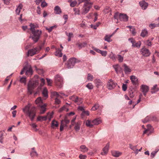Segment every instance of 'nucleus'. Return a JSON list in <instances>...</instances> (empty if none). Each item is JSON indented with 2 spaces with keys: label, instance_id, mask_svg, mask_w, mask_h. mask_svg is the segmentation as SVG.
Listing matches in <instances>:
<instances>
[{
  "label": "nucleus",
  "instance_id": "f257e3e1",
  "mask_svg": "<svg viewBox=\"0 0 159 159\" xmlns=\"http://www.w3.org/2000/svg\"><path fill=\"white\" fill-rule=\"evenodd\" d=\"M22 110L26 116L29 117L31 121L33 120L36 116V110L34 107L30 108V104H28L23 108Z\"/></svg>",
  "mask_w": 159,
  "mask_h": 159
},
{
  "label": "nucleus",
  "instance_id": "f03ea898",
  "mask_svg": "<svg viewBox=\"0 0 159 159\" xmlns=\"http://www.w3.org/2000/svg\"><path fill=\"white\" fill-rule=\"evenodd\" d=\"M32 34L30 36L34 43L37 42L40 38L42 31L41 30H36L31 31Z\"/></svg>",
  "mask_w": 159,
  "mask_h": 159
},
{
  "label": "nucleus",
  "instance_id": "7ed1b4c3",
  "mask_svg": "<svg viewBox=\"0 0 159 159\" xmlns=\"http://www.w3.org/2000/svg\"><path fill=\"white\" fill-rule=\"evenodd\" d=\"M38 82L37 80L30 81L28 84V92L30 94H31L33 90L38 85Z\"/></svg>",
  "mask_w": 159,
  "mask_h": 159
},
{
  "label": "nucleus",
  "instance_id": "20e7f679",
  "mask_svg": "<svg viewBox=\"0 0 159 159\" xmlns=\"http://www.w3.org/2000/svg\"><path fill=\"white\" fill-rule=\"evenodd\" d=\"M92 4L93 3L89 1L85 2L82 9L81 14L84 15L87 13L92 7Z\"/></svg>",
  "mask_w": 159,
  "mask_h": 159
},
{
  "label": "nucleus",
  "instance_id": "39448f33",
  "mask_svg": "<svg viewBox=\"0 0 159 159\" xmlns=\"http://www.w3.org/2000/svg\"><path fill=\"white\" fill-rule=\"evenodd\" d=\"M42 49L41 46H39L35 48L30 49L28 51L27 53L28 56H32L35 54L39 53L40 50Z\"/></svg>",
  "mask_w": 159,
  "mask_h": 159
},
{
  "label": "nucleus",
  "instance_id": "423d86ee",
  "mask_svg": "<svg viewBox=\"0 0 159 159\" xmlns=\"http://www.w3.org/2000/svg\"><path fill=\"white\" fill-rule=\"evenodd\" d=\"M55 81L56 85L60 87H61L63 84L62 78L59 75H57L55 76Z\"/></svg>",
  "mask_w": 159,
  "mask_h": 159
},
{
  "label": "nucleus",
  "instance_id": "0eeeda50",
  "mask_svg": "<svg viewBox=\"0 0 159 159\" xmlns=\"http://www.w3.org/2000/svg\"><path fill=\"white\" fill-rule=\"evenodd\" d=\"M77 59L75 58H70L69 60L68 63L66 65V67L68 69L73 67L75 63L77 62Z\"/></svg>",
  "mask_w": 159,
  "mask_h": 159
},
{
  "label": "nucleus",
  "instance_id": "6e6552de",
  "mask_svg": "<svg viewBox=\"0 0 159 159\" xmlns=\"http://www.w3.org/2000/svg\"><path fill=\"white\" fill-rule=\"evenodd\" d=\"M117 84L114 83L111 80H110L107 84V88L110 90H111L116 86Z\"/></svg>",
  "mask_w": 159,
  "mask_h": 159
},
{
  "label": "nucleus",
  "instance_id": "1a4fd4ad",
  "mask_svg": "<svg viewBox=\"0 0 159 159\" xmlns=\"http://www.w3.org/2000/svg\"><path fill=\"white\" fill-rule=\"evenodd\" d=\"M140 52L142 55L145 57L149 56L151 54L149 50L145 47L141 49Z\"/></svg>",
  "mask_w": 159,
  "mask_h": 159
},
{
  "label": "nucleus",
  "instance_id": "9d476101",
  "mask_svg": "<svg viewBox=\"0 0 159 159\" xmlns=\"http://www.w3.org/2000/svg\"><path fill=\"white\" fill-rule=\"evenodd\" d=\"M140 89L143 93V95L145 96L147 93L148 92L149 87L145 84H142L140 86Z\"/></svg>",
  "mask_w": 159,
  "mask_h": 159
},
{
  "label": "nucleus",
  "instance_id": "9b49d317",
  "mask_svg": "<svg viewBox=\"0 0 159 159\" xmlns=\"http://www.w3.org/2000/svg\"><path fill=\"white\" fill-rule=\"evenodd\" d=\"M130 80L132 84L134 85L138 86L139 85L138 79L134 75L130 76Z\"/></svg>",
  "mask_w": 159,
  "mask_h": 159
},
{
  "label": "nucleus",
  "instance_id": "f8f14e48",
  "mask_svg": "<svg viewBox=\"0 0 159 159\" xmlns=\"http://www.w3.org/2000/svg\"><path fill=\"white\" fill-rule=\"evenodd\" d=\"M153 131V129L150 125H147V129L144 131L143 134H147L149 135L151 133H152Z\"/></svg>",
  "mask_w": 159,
  "mask_h": 159
},
{
  "label": "nucleus",
  "instance_id": "ddd939ff",
  "mask_svg": "<svg viewBox=\"0 0 159 159\" xmlns=\"http://www.w3.org/2000/svg\"><path fill=\"white\" fill-rule=\"evenodd\" d=\"M117 74L122 72V69L120 66L118 64L113 66Z\"/></svg>",
  "mask_w": 159,
  "mask_h": 159
},
{
  "label": "nucleus",
  "instance_id": "4468645a",
  "mask_svg": "<svg viewBox=\"0 0 159 159\" xmlns=\"http://www.w3.org/2000/svg\"><path fill=\"white\" fill-rule=\"evenodd\" d=\"M119 19L122 21H127L128 20V17L126 14L120 13L119 15Z\"/></svg>",
  "mask_w": 159,
  "mask_h": 159
},
{
  "label": "nucleus",
  "instance_id": "2eb2a0df",
  "mask_svg": "<svg viewBox=\"0 0 159 159\" xmlns=\"http://www.w3.org/2000/svg\"><path fill=\"white\" fill-rule=\"evenodd\" d=\"M47 105L46 104H44L43 105H39V110L40 111L39 114H44L46 111V107Z\"/></svg>",
  "mask_w": 159,
  "mask_h": 159
},
{
  "label": "nucleus",
  "instance_id": "dca6fc26",
  "mask_svg": "<svg viewBox=\"0 0 159 159\" xmlns=\"http://www.w3.org/2000/svg\"><path fill=\"white\" fill-rule=\"evenodd\" d=\"M110 144L109 143H107L106 146L103 149V152H101V154L102 155H106L109 150V147Z\"/></svg>",
  "mask_w": 159,
  "mask_h": 159
},
{
  "label": "nucleus",
  "instance_id": "f3484780",
  "mask_svg": "<svg viewBox=\"0 0 159 159\" xmlns=\"http://www.w3.org/2000/svg\"><path fill=\"white\" fill-rule=\"evenodd\" d=\"M156 117L154 116H148L143 120V123H146L151 120H156Z\"/></svg>",
  "mask_w": 159,
  "mask_h": 159
},
{
  "label": "nucleus",
  "instance_id": "a211bd4d",
  "mask_svg": "<svg viewBox=\"0 0 159 159\" xmlns=\"http://www.w3.org/2000/svg\"><path fill=\"white\" fill-rule=\"evenodd\" d=\"M139 4L142 9L144 10L146 9L148 6V3L144 1H140L139 2Z\"/></svg>",
  "mask_w": 159,
  "mask_h": 159
},
{
  "label": "nucleus",
  "instance_id": "6ab92c4d",
  "mask_svg": "<svg viewBox=\"0 0 159 159\" xmlns=\"http://www.w3.org/2000/svg\"><path fill=\"white\" fill-rule=\"evenodd\" d=\"M123 66L124 68V71L125 74H128L131 72L132 71L131 69L126 64H124Z\"/></svg>",
  "mask_w": 159,
  "mask_h": 159
},
{
  "label": "nucleus",
  "instance_id": "aec40b11",
  "mask_svg": "<svg viewBox=\"0 0 159 159\" xmlns=\"http://www.w3.org/2000/svg\"><path fill=\"white\" fill-rule=\"evenodd\" d=\"M114 34V33H113L111 35L107 34L104 38V40L108 42H110L112 41V40L111 39V37Z\"/></svg>",
  "mask_w": 159,
  "mask_h": 159
},
{
  "label": "nucleus",
  "instance_id": "412c9836",
  "mask_svg": "<svg viewBox=\"0 0 159 159\" xmlns=\"http://www.w3.org/2000/svg\"><path fill=\"white\" fill-rule=\"evenodd\" d=\"M80 151L84 153L87 152L89 150V148L84 145H82L80 147Z\"/></svg>",
  "mask_w": 159,
  "mask_h": 159
},
{
  "label": "nucleus",
  "instance_id": "4be33fe9",
  "mask_svg": "<svg viewBox=\"0 0 159 159\" xmlns=\"http://www.w3.org/2000/svg\"><path fill=\"white\" fill-rule=\"evenodd\" d=\"M54 11L56 14H60L62 12L61 9L58 6H57L54 7Z\"/></svg>",
  "mask_w": 159,
  "mask_h": 159
},
{
  "label": "nucleus",
  "instance_id": "5701e85b",
  "mask_svg": "<svg viewBox=\"0 0 159 159\" xmlns=\"http://www.w3.org/2000/svg\"><path fill=\"white\" fill-rule=\"evenodd\" d=\"M94 82L97 88H98L99 86H102V81L98 79L95 80L94 81Z\"/></svg>",
  "mask_w": 159,
  "mask_h": 159
},
{
  "label": "nucleus",
  "instance_id": "b1692460",
  "mask_svg": "<svg viewBox=\"0 0 159 159\" xmlns=\"http://www.w3.org/2000/svg\"><path fill=\"white\" fill-rule=\"evenodd\" d=\"M23 5L21 3H20L17 6V8L16 10V12L17 15H19L20 11V10L22 8Z\"/></svg>",
  "mask_w": 159,
  "mask_h": 159
},
{
  "label": "nucleus",
  "instance_id": "393cba45",
  "mask_svg": "<svg viewBox=\"0 0 159 159\" xmlns=\"http://www.w3.org/2000/svg\"><path fill=\"white\" fill-rule=\"evenodd\" d=\"M30 31L35 30V28H37L39 27V25L37 24L32 23L30 24Z\"/></svg>",
  "mask_w": 159,
  "mask_h": 159
},
{
  "label": "nucleus",
  "instance_id": "a878e982",
  "mask_svg": "<svg viewBox=\"0 0 159 159\" xmlns=\"http://www.w3.org/2000/svg\"><path fill=\"white\" fill-rule=\"evenodd\" d=\"M81 124V122L80 121H79L75 123L74 129L76 131H78L79 130Z\"/></svg>",
  "mask_w": 159,
  "mask_h": 159
},
{
  "label": "nucleus",
  "instance_id": "bb28decb",
  "mask_svg": "<svg viewBox=\"0 0 159 159\" xmlns=\"http://www.w3.org/2000/svg\"><path fill=\"white\" fill-rule=\"evenodd\" d=\"M61 51L62 50H60L59 49H56L55 55L59 57H61L62 55Z\"/></svg>",
  "mask_w": 159,
  "mask_h": 159
},
{
  "label": "nucleus",
  "instance_id": "cd10ccee",
  "mask_svg": "<svg viewBox=\"0 0 159 159\" xmlns=\"http://www.w3.org/2000/svg\"><path fill=\"white\" fill-rule=\"evenodd\" d=\"M159 91V89L157 87V84L155 85L152 88L151 93H155Z\"/></svg>",
  "mask_w": 159,
  "mask_h": 159
},
{
  "label": "nucleus",
  "instance_id": "c85d7f7f",
  "mask_svg": "<svg viewBox=\"0 0 159 159\" xmlns=\"http://www.w3.org/2000/svg\"><path fill=\"white\" fill-rule=\"evenodd\" d=\"M122 153L117 151H114L112 152V155L115 157H119L121 155Z\"/></svg>",
  "mask_w": 159,
  "mask_h": 159
},
{
  "label": "nucleus",
  "instance_id": "c756f323",
  "mask_svg": "<svg viewBox=\"0 0 159 159\" xmlns=\"http://www.w3.org/2000/svg\"><path fill=\"white\" fill-rule=\"evenodd\" d=\"M85 124L87 126L90 127H92L94 126L93 120H87Z\"/></svg>",
  "mask_w": 159,
  "mask_h": 159
},
{
  "label": "nucleus",
  "instance_id": "7c9ffc66",
  "mask_svg": "<svg viewBox=\"0 0 159 159\" xmlns=\"http://www.w3.org/2000/svg\"><path fill=\"white\" fill-rule=\"evenodd\" d=\"M60 96L57 93L55 92H52L51 93V97L52 98H59Z\"/></svg>",
  "mask_w": 159,
  "mask_h": 159
},
{
  "label": "nucleus",
  "instance_id": "2f4dec72",
  "mask_svg": "<svg viewBox=\"0 0 159 159\" xmlns=\"http://www.w3.org/2000/svg\"><path fill=\"white\" fill-rule=\"evenodd\" d=\"M109 57L114 61H115L116 60V57L115 54L112 52H111L109 55Z\"/></svg>",
  "mask_w": 159,
  "mask_h": 159
},
{
  "label": "nucleus",
  "instance_id": "473e14b6",
  "mask_svg": "<svg viewBox=\"0 0 159 159\" xmlns=\"http://www.w3.org/2000/svg\"><path fill=\"white\" fill-rule=\"evenodd\" d=\"M93 124L94 125H98L100 124L101 122V120L99 118H97L93 120Z\"/></svg>",
  "mask_w": 159,
  "mask_h": 159
},
{
  "label": "nucleus",
  "instance_id": "72a5a7b5",
  "mask_svg": "<svg viewBox=\"0 0 159 159\" xmlns=\"http://www.w3.org/2000/svg\"><path fill=\"white\" fill-rule=\"evenodd\" d=\"M58 124L57 121L55 120L52 121L51 124V127L52 128H54L55 127H58Z\"/></svg>",
  "mask_w": 159,
  "mask_h": 159
},
{
  "label": "nucleus",
  "instance_id": "f704fd0d",
  "mask_svg": "<svg viewBox=\"0 0 159 159\" xmlns=\"http://www.w3.org/2000/svg\"><path fill=\"white\" fill-rule=\"evenodd\" d=\"M42 94L44 97H45L46 98L48 97V92L46 88H44L43 89L42 92Z\"/></svg>",
  "mask_w": 159,
  "mask_h": 159
},
{
  "label": "nucleus",
  "instance_id": "c9c22d12",
  "mask_svg": "<svg viewBox=\"0 0 159 159\" xmlns=\"http://www.w3.org/2000/svg\"><path fill=\"white\" fill-rule=\"evenodd\" d=\"M47 119V116H39L37 118L38 121H43L46 120Z\"/></svg>",
  "mask_w": 159,
  "mask_h": 159
},
{
  "label": "nucleus",
  "instance_id": "e433bc0d",
  "mask_svg": "<svg viewBox=\"0 0 159 159\" xmlns=\"http://www.w3.org/2000/svg\"><path fill=\"white\" fill-rule=\"evenodd\" d=\"M86 45L87 43L86 42H84L83 43H78L77 44L80 49L84 47Z\"/></svg>",
  "mask_w": 159,
  "mask_h": 159
},
{
  "label": "nucleus",
  "instance_id": "4c0bfd02",
  "mask_svg": "<svg viewBox=\"0 0 159 159\" xmlns=\"http://www.w3.org/2000/svg\"><path fill=\"white\" fill-rule=\"evenodd\" d=\"M148 34V31L147 30L145 29H144L143 30H142V31L141 34V36L144 37L147 35Z\"/></svg>",
  "mask_w": 159,
  "mask_h": 159
},
{
  "label": "nucleus",
  "instance_id": "58836bf2",
  "mask_svg": "<svg viewBox=\"0 0 159 159\" xmlns=\"http://www.w3.org/2000/svg\"><path fill=\"white\" fill-rule=\"evenodd\" d=\"M33 74V70L30 67L26 71V74L29 76H31Z\"/></svg>",
  "mask_w": 159,
  "mask_h": 159
},
{
  "label": "nucleus",
  "instance_id": "ea45409f",
  "mask_svg": "<svg viewBox=\"0 0 159 159\" xmlns=\"http://www.w3.org/2000/svg\"><path fill=\"white\" fill-rule=\"evenodd\" d=\"M75 102L78 105H80L83 102L82 99L81 98L77 97Z\"/></svg>",
  "mask_w": 159,
  "mask_h": 159
},
{
  "label": "nucleus",
  "instance_id": "a19ab883",
  "mask_svg": "<svg viewBox=\"0 0 159 159\" xmlns=\"http://www.w3.org/2000/svg\"><path fill=\"white\" fill-rule=\"evenodd\" d=\"M141 45V42L139 41L137 42H134L132 46L134 47L139 48Z\"/></svg>",
  "mask_w": 159,
  "mask_h": 159
},
{
  "label": "nucleus",
  "instance_id": "79ce46f5",
  "mask_svg": "<svg viewBox=\"0 0 159 159\" xmlns=\"http://www.w3.org/2000/svg\"><path fill=\"white\" fill-rule=\"evenodd\" d=\"M117 59L119 62H122L124 60L123 56H122L120 54H118L117 55Z\"/></svg>",
  "mask_w": 159,
  "mask_h": 159
},
{
  "label": "nucleus",
  "instance_id": "37998d69",
  "mask_svg": "<svg viewBox=\"0 0 159 159\" xmlns=\"http://www.w3.org/2000/svg\"><path fill=\"white\" fill-rule=\"evenodd\" d=\"M73 11L75 12L74 14L75 15H79L80 14V10L79 9L76 8H74L73 9Z\"/></svg>",
  "mask_w": 159,
  "mask_h": 159
},
{
  "label": "nucleus",
  "instance_id": "c03bdc74",
  "mask_svg": "<svg viewBox=\"0 0 159 159\" xmlns=\"http://www.w3.org/2000/svg\"><path fill=\"white\" fill-rule=\"evenodd\" d=\"M159 23L158 24H155L154 23H152L149 25V27L151 28V29H153L154 28L157 27H159Z\"/></svg>",
  "mask_w": 159,
  "mask_h": 159
},
{
  "label": "nucleus",
  "instance_id": "a18cd8bd",
  "mask_svg": "<svg viewBox=\"0 0 159 159\" xmlns=\"http://www.w3.org/2000/svg\"><path fill=\"white\" fill-rule=\"evenodd\" d=\"M53 112L51 113H48L47 114V118H48V119L49 121H50L52 118L53 117Z\"/></svg>",
  "mask_w": 159,
  "mask_h": 159
},
{
  "label": "nucleus",
  "instance_id": "49530a36",
  "mask_svg": "<svg viewBox=\"0 0 159 159\" xmlns=\"http://www.w3.org/2000/svg\"><path fill=\"white\" fill-rule=\"evenodd\" d=\"M111 10L109 7H106L103 10V12L105 14L108 13L109 12L111 11Z\"/></svg>",
  "mask_w": 159,
  "mask_h": 159
},
{
  "label": "nucleus",
  "instance_id": "de8ad7c7",
  "mask_svg": "<svg viewBox=\"0 0 159 159\" xmlns=\"http://www.w3.org/2000/svg\"><path fill=\"white\" fill-rule=\"evenodd\" d=\"M30 155L31 156V157H33L35 156L37 157L38 156V154L35 151H32L30 152Z\"/></svg>",
  "mask_w": 159,
  "mask_h": 159
},
{
  "label": "nucleus",
  "instance_id": "09e8293b",
  "mask_svg": "<svg viewBox=\"0 0 159 159\" xmlns=\"http://www.w3.org/2000/svg\"><path fill=\"white\" fill-rule=\"evenodd\" d=\"M35 102L36 104H40L42 102V100L41 98L39 97L35 101Z\"/></svg>",
  "mask_w": 159,
  "mask_h": 159
},
{
  "label": "nucleus",
  "instance_id": "8fccbe9b",
  "mask_svg": "<svg viewBox=\"0 0 159 159\" xmlns=\"http://www.w3.org/2000/svg\"><path fill=\"white\" fill-rule=\"evenodd\" d=\"M99 105L98 104L96 103L92 107L91 110L92 111H95L99 108Z\"/></svg>",
  "mask_w": 159,
  "mask_h": 159
},
{
  "label": "nucleus",
  "instance_id": "3c124183",
  "mask_svg": "<svg viewBox=\"0 0 159 159\" xmlns=\"http://www.w3.org/2000/svg\"><path fill=\"white\" fill-rule=\"evenodd\" d=\"M93 79V76L90 74H88L87 76V80H88L92 81Z\"/></svg>",
  "mask_w": 159,
  "mask_h": 159
},
{
  "label": "nucleus",
  "instance_id": "603ef678",
  "mask_svg": "<svg viewBox=\"0 0 159 159\" xmlns=\"http://www.w3.org/2000/svg\"><path fill=\"white\" fill-rule=\"evenodd\" d=\"M77 2L76 0H74L71 2V3L70 4V6L71 7H74L76 6L77 4Z\"/></svg>",
  "mask_w": 159,
  "mask_h": 159
},
{
  "label": "nucleus",
  "instance_id": "864d4df0",
  "mask_svg": "<svg viewBox=\"0 0 159 159\" xmlns=\"http://www.w3.org/2000/svg\"><path fill=\"white\" fill-rule=\"evenodd\" d=\"M86 87L88 89H91L93 88V86L91 83H89L86 85Z\"/></svg>",
  "mask_w": 159,
  "mask_h": 159
},
{
  "label": "nucleus",
  "instance_id": "5fc2aeb1",
  "mask_svg": "<svg viewBox=\"0 0 159 159\" xmlns=\"http://www.w3.org/2000/svg\"><path fill=\"white\" fill-rule=\"evenodd\" d=\"M100 53L103 57H106L107 54V52L105 51H101Z\"/></svg>",
  "mask_w": 159,
  "mask_h": 159
},
{
  "label": "nucleus",
  "instance_id": "6e6d98bb",
  "mask_svg": "<svg viewBox=\"0 0 159 159\" xmlns=\"http://www.w3.org/2000/svg\"><path fill=\"white\" fill-rule=\"evenodd\" d=\"M55 27H56L55 26H52L50 27L49 28L47 27L46 28V29L47 30H48V31L49 32H50L52 31V30L53 29V28Z\"/></svg>",
  "mask_w": 159,
  "mask_h": 159
},
{
  "label": "nucleus",
  "instance_id": "4d7b16f0",
  "mask_svg": "<svg viewBox=\"0 0 159 159\" xmlns=\"http://www.w3.org/2000/svg\"><path fill=\"white\" fill-rule=\"evenodd\" d=\"M80 159H85L87 158V156L80 154L79 156Z\"/></svg>",
  "mask_w": 159,
  "mask_h": 159
},
{
  "label": "nucleus",
  "instance_id": "13d9d810",
  "mask_svg": "<svg viewBox=\"0 0 159 159\" xmlns=\"http://www.w3.org/2000/svg\"><path fill=\"white\" fill-rule=\"evenodd\" d=\"M20 82L21 83H25L26 78L25 77H21L20 80Z\"/></svg>",
  "mask_w": 159,
  "mask_h": 159
},
{
  "label": "nucleus",
  "instance_id": "bf43d9fd",
  "mask_svg": "<svg viewBox=\"0 0 159 159\" xmlns=\"http://www.w3.org/2000/svg\"><path fill=\"white\" fill-rule=\"evenodd\" d=\"M78 97L76 96H71L70 97V99L72 100L73 101H74V102L76 100V98H77Z\"/></svg>",
  "mask_w": 159,
  "mask_h": 159
},
{
  "label": "nucleus",
  "instance_id": "052dcab7",
  "mask_svg": "<svg viewBox=\"0 0 159 159\" xmlns=\"http://www.w3.org/2000/svg\"><path fill=\"white\" fill-rule=\"evenodd\" d=\"M64 127V122L63 121H61V124L60 126V131H62L63 130Z\"/></svg>",
  "mask_w": 159,
  "mask_h": 159
},
{
  "label": "nucleus",
  "instance_id": "680f3d73",
  "mask_svg": "<svg viewBox=\"0 0 159 159\" xmlns=\"http://www.w3.org/2000/svg\"><path fill=\"white\" fill-rule=\"evenodd\" d=\"M129 148L131 149L132 150L134 151H135L136 150V146H133L131 144H129Z\"/></svg>",
  "mask_w": 159,
  "mask_h": 159
},
{
  "label": "nucleus",
  "instance_id": "e2e57ef3",
  "mask_svg": "<svg viewBox=\"0 0 159 159\" xmlns=\"http://www.w3.org/2000/svg\"><path fill=\"white\" fill-rule=\"evenodd\" d=\"M129 96L131 98H133L134 96V94L132 90H130L129 92Z\"/></svg>",
  "mask_w": 159,
  "mask_h": 159
},
{
  "label": "nucleus",
  "instance_id": "0e129e2a",
  "mask_svg": "<svg viewBox=\"0 0 159 159\" xmlns=\"http://www.w3.org/2000/svg\"><path fill=\"white\" fill-rule=\"evenodd\" d=\"M55 99V103L56 104H59L61 102L60 100L58 99V98H56Z\"/></svg>",
  "mask_w": 159,
  "mask_h": 159
},
{
  "label": "nucleus",
  "instance_id": "69168bd1",
  "mask_svg": "<svg viewBox=\"0 0 159 159\" xmlns=\"http://www.w3.org/2000/svg\"><path fill=\"white\" fill-rule=\"evenodd\" d=\"M35 69L37 70L39 74H43V71L42 69H37V67H35Z\"/></svg>",
  "mask_w": 159,
  "mask_h": 159
},
{
  "label": "nucleus",
  "instance_id": "338daca9",
  "mask_svg": "<svg viewBox=\"0 0 159 159\" xmlns=\"http://www.w3.org/2000/svg\"><path fill=\"white\" fill-rule=\"evenodd\" d=\"M127 84H123L122 86V90L124 91H125L127 89Z\"/></svg>",
  "mask_w": 159,
  "mask_h": 159
},
{
  "label": "nucleus",
  "instance_id": "774afa93",
  "mask_svg": "<svg viewBox=\"0 0 159 159\" xmlns=\"http://www.w3.org/2000/svg\"><path fill=\"white\" fill-rule=\"evenodd\" d=\"M47 3L45 2L44 1H43L41 3V6L42 7H45L46 6H47Z\"/></svg>",
  "mask_w": 159,
  "mask_h": 159
}]
</instances>
